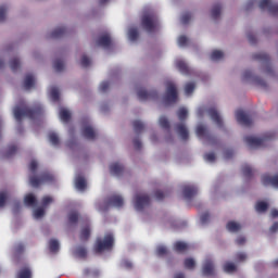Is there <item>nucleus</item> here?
Returning <instances> with one entry per match:
<instances>
[{"label": "nucleus", "mask_w": 278, "mask_h": 278, "mask_svg": "<svg viewBox=\"0 0 278 278\" xmlns=\"http://www.w3.org/2000/svg\"><path fill=\"white\" fill-rule=\"evenodd\" d=\"M260 10H268L273 16H278V3H273L270 0H261Z\"/></svg>", "instance_id": "obj_10"}, {"label": "nucleus", "mask_w": 278, "mask_h": 278, "mask_svg": "<svg viewBox=\"0 0 278 278\" xmlns=\"http://www.w3.org/2000/svg\"><path fill=\"white\" fill-rule=\"evenodd\" d=\"M5 201H8V194L5 192H0V207L5 206Z\"/></svg>", "instance_id": "obj_62"}, {"label": "nucleus", "mask_w": 278, "mask_h": 278, "mask_svg": "<svg viewBox=\"0 0 278 278\" xmlns=\"http://www.w3.org/2000/svg\"><path fill=\"white\" fill-rule=\"evenodd\" d=\"M75 255H76L77 257H81V258L87 257V255H88V250H86L85 247H78V248H76V250H75Z\"/></svg>", "instance_id": "obj_41"}, {"label": "nucleus", "mask_w": 278, "mask_h": 278, "mask_svg": "<svg viewBox=\"0 0 278 278\" xmlns=\"http://www.w3.org/2000/svg\"><path fill=\"white\" fill-rule=\"evenodd\" d=\"M28 168H29L30 173H36V170H38V162L33 160L29 163Z\"/></svg>", "instance_id": "obj_63"}, {"label": "nucleus", "mask_w": 278, "mask_h": 278, "mask_svg": "<svg viewBox=\"0 0 278 278\" xmlns=\"http://www.w3.org/2000/svg\"><path fill=\"white\" fill-rule=\"evenodd\" d=\"M5 12H8V7L1 5L0 7V23H3V21H5Z\"/></svg>", "instance_id": "obj_58"}, {"label": "nucleus", "mask_w": 278, "mask_h": 278, "mask_svg": "<svg viewBox=\"0 0 278 278\" xmlns=\"http://www.w3.org/2000/svg\"><path fill=\"white\" fill-rule=\"evenodd\" d=\"M181 190H182V197L187 201L194 199V197H197V194H199V188H197V186H194V185H184L181 187Z\"/></svg>", "instance_id": "obj_8"}, {"label": "nucleus", "mask_w": 278, "mask_h": 278, "mask_svg": "<svg viewBox=\"0 0 278 278\" xmlns=\"http://www.w3.org/2000/svg\"><path fill=\"white\" fill-rule=\"evenodd\" d=\"M16 278H31V269L29 267H23Z\"/></svg>", "instance_id": "obj_34"}, {"label": "nucleus", "mask_w": 278, "mask_h": 278, "mask_svg": "<svg viewBox=\"0 0 278 278\" xmlns=\"http://www.w3.org/2000/svg\"><path fill=\"white\" fill-rule=\"evenodd\" d=\"M132 127H134L135 134H142V131H144V124L141 121H138V119L134 121Z\"/></svg>", "instance_id": "obj_32"}, {"label": "nucleus", "mask_w": 278, "mask_h": 278, "mask_svg": "<svg viewBox=\"0 0 278 278\" xmlns=\"http://www.w3.org/2000/svg\"><path fill=\"white\" fill-rule=\"evenodd\" d=\"M42 216H45V208L39 207L34 211V218L38 219L42 218Z\"/></svg>", "instance_id": "obj_55"}, {"label": "nucleus", "mask_w": 278, "mask_h": 278, "mask_svg": "<svg viewBox=\"0 0 278 278\" xmlns=\"http://www.w3.org/2000/svg\"><path fill=\"white\" fill-rule=\"evenodd\" d=\"M52 202H53V199L51 198V195H45L41 200V205L43 207H47V205H51Z\"/></svg>", "instance_id": "obj_53"}, {"label": "nucleus", "mask_w": 278, "mask_h": 278, "mask_svg": "<svg viewBox=\"0 0 278 278\" xmlns=\"http://www.w3.org/2000/svg\"><path fill=\"white\" fill-rule=\"evenodd\" d=\"M177 116H178V119L181 121V123H184V121L188 118V109L180 108L177 112Z\"/></svg>", "instance_id": "obj_39"}, {"label": "nucleus", "mask_w": 278, "mask_h": 278, "mask_svg": "<svg viewBox=\"0 0 278 278\" xmlns=\"http://www.w3.org/2000/svg\"><path fill=\"white\" fill-rule=\"evenodd\" d=\"M137 96L139 101H148V99H155V97H157V92L155 91L148 92L144 89H139L137 92Z\"/></svg>", "instance_id": "obj_17"}, {"label": "nucleus", "mask_w": 278, "mask_h": 278, "mask_svg": "<svg viewBox=\"0 0 278 278\" xmlns=\"http://www.w3.org/2000/svg\"><path fill=\"white\" fill-rule=\"evenodd\" d=\"M166 253H168V250L166 249V247L160 245L156 249V255H159V257H162V255H166Z\"/></svg>", "instance_id": "obj_57"}, {"label": "nucleus", "mask_w": 278, "mask_h": 278, "mask_svg": "<svg viewBox=\"0 0 278 278\" xmlns=\"http://www.w3.org/2000/svg\"><path fill=\"white\" fill-rule=\"evenodd\" d=\"M83 136L87 140H94V138H97V132H94V128H92V126L87 125L83 128Z\"/></svg>", "instance_id": "obj_20"}, {"label": "nucleus", "mask_w": 278, "mask_h": 278, "mask_svg": "<svg viewBox=\"0 0 278 278\" xmlns=\"http://www.w3.org/2000/svg\"><path fill=\"white\" fill-rule=\"evenodd\" d=\"M43 112L45 110L42 109V105L39 104L34 106L33 109H29L27 105L24 104V102L21 105L15 106L13 110L14 117L17 123H21L24 116L34 121V118L42 116Z\"/></svg>", "instance_id": "obj_1"}, {"label": "nucleus", "mask_w": 278, "mask_h": 278, "mask_svg": "<svg viewBox=\"0 0 278 278\" xmlns=\"http://www.w3.org/2000/svg\"><path fill=\"white\" fill-rule=\"evenodd\" d=\"M149 205H151V198L148 194L135 195V208L137 212H142Z\"/></svg>", "instance_id": "obj_6"}, {"label": "nucleus", "mask_w": 278, "mask_h": 278, "mask_svg": "<svg viewBox=\"0 0 278 278\" xmlns=\"http://www.w3.org/2000/svg\"><path fill=\"white\" fill-rule=\"evenodd\" d=\"M178 93H177V87L173 84V81H168L166 84V92L164 96V101L166 105H169V103H177Z\"/></svg>", "instance_id": "obj_4"}, {"label": "nucleus", "mask_w": 278, "mask_h": 278, "mask_svg": "<svg viewBox=\"0 0 278 278\" xmlns=\"http://www.w3.org/2000/svg\"><path fill=\"white\" fill-rule=\"evenodd\" d=\"M223 268H224V273H228V274L236 273V270H238V267L236 266V264L231 262H227Z\"/></svg>", "instance_id": "obj_35"}, {"label": "nucleus", "mask_w": 278, "mask_h": 278, "mask_svg": "<svg viewBox=\"0 0 278 278\" xmlns=\"http://www.w3.org/2000/svg\"><path fill=\"white\" fill-rule=\"evenodd\" d=\"M35 84H36V80L34 79V75H31V74L26 75V77L24 79L25 90H31V88H34Z\"/></svg>", "instance_id": "obj_28"}, {"label": "nucleus", "mask_w": 278, "mask_h": 278, "mask_svg": "<svg viewBox=\"0 0 278 278\" xmlns=\"http://www.w3.org/2000/svg\"><path fill=\"white\" fill-rule=\"evenodd\" d=\"M255 211L257 212V214H265V212H268V202H265V201L256 202Z\"/></svg>", "instance_id": "obj_27"}, {"label": "nucleus", "mask_w": 278, "mask_h": 278, "mask_svg": "<svg viewBox=\"0 0 278 278\" xmlns=\"http://www.w3.org/2000/svg\"><path fill=\"white\" fill-rule=\"evenodd\" d=\"M243 175H255V169L251 167V165H244L242 167Z\"/></svg>", "instance_id": "obj_51"}, {"label": "nucleus", "mask_w": 278, "mask_h": 278, "mask_svg": "<svg viewBox=\"0 0 278 278\" xmlns=\"http://www.w3.org/2000/svg\"><path fill=\"white\" fill-rule=\"evenodd\" d=\"M59 116H60L62 123H68L71 121V112H68V110H66V109H61Z\"/></svg>", "instance_id": "obj_31"}, {"label": "nucleus", "mask_w": 278, "mask_h": 278, "mask_svg": "<svg viewBox=\"0 0 278 278\" xmlns=\"http://www.w3.org/2000/svg\"><path fill=\"white\" fill-rule=\"evenodd\" d=\"M24 204L26 207H36V205H38V200L36 199V195L28 193L24 198Z\"/></svg>", "instance_id": "obj_22"}, {"label": "nucleus", "mask_w": 278, "mask_h": 278, "mask_svg": "<svg viewBox=\"0 0 278 278\" xmlns=\"http://www.w3.org/2000/svg\"><path fill=\"white\" fill-rule=\"evenodd\" d=\"M178 45H179V47H186V45H188V37H186V36H180L179 38H178Z\"/></svg>", "instance_id": "obj_64"}, {"label": "nucleus", "mask_w": 278, "mask_h": 278, "mask_svg": "<svg viewBox=\"0 0 278 278\" xmlns=\"http://www.w3.org/2000/svg\"><path fill=\"white\" fill-rule=\"evenodd\" d=\"M80 65L83 66V68H88V66L90 65V59L88 58V55L84 54L81 56Z\"/></svg>", "instance_id": "obj_52"}, {"label": "nucleus", "mask_w": 278, "mask_h": 278, "mask_svg": "<svg viewBox=\"0 0 278 278\" xmlns=\"http://www.w3.org/2000/svg\"><path fill=\"white\" fill-rule=\"evenodd\" d=\"M205 162H216V154L214 152H208L204 154Z\"/></svg>", "instance_id": "obj_54"}, {"label": "nucleus", "mask_w": 278, "mask_h": 278, "mask_svg": "<svg viewBox=\"0 0 278 278\" xmlns=\"http://www.w3.org/2000/svg\"><path fill=\"white\" fill-rule=\"evenodd\" d=\"M263 186H271L278 188V176H264L262 178Z\"/></svg>", "instance_id": "obj_19"}, {"label": "nucleus", "mask_w": 278, "mask_h": 278, "mask_svg": "<svg viewBox=\"0 0 278 278\" xmlns=\"http://www.w3.org/2000/svg\"><path fill=\"white\" fill-rule=\"evenodd\" d=\"M226 228L231 232V233H238L240 229H242V226L236 222H228Z\"/></svg>", "instance_id": "obj_29"}, {"label": "nucleus", "mask_w": 278, "mask_h": 278, "mask_svg": "<svg viewBox=\"0 0 278 278\" xmlns=\"http://www.w3.org/2000/svg\"><path fill=\"white\" fill-rule=\"evenodd\" d=\"M79 220V214L77 212H72L68 214L70 225H75Z\"/></svg>", "instance_id": "obj_45"}, {"label": "nucleus", "mask_w": 278, "mask_h": 278, "mask_svg": "<svg viewBox=\"0 0 278 278\" xmlns=\"http://www.w3.org/2000/svg\"><path fill=\"white\" fill-rule=\"evenodd\" d=\"M195 134L198 138H205V140H212V135H210V130L203 124L198 125Z\"/></svg>", "instance_id": "obj_18"}, {"label": "nucleus", "mask_w": 278, "mask_h": 278, "mask_svg": "<svg viewBox=\"0 0 278 278\" xmlns=\"http://www.w3.org/2000/svg\"><path fill=\"white\" fill-rule=\"evenodd\" d=\"M49 250L51 253H58L60 251V242H58L55 239L50 240Z\"/></svg>", "instance_id": "obj_37"}, {"label": "nucleus", "mask_w": 278, "mask_h": 278, "mask_svg": "<svg viewBox=\"0 0 278 278\" xmlns=\"http://www.w3.org/2000/svg\"><path fill=\"white\" fill-rule=\"evenodd\" d=\"M123 205H125V201L123 200V197L118 194H113L108 199L105 208L100 207V212H105V210H109L110 206L123 207Z\"/></svg>", "instance_id": "obj_7"}, {"label": "nucleus", "mask_w": 278, "mask_h": 278, "mask_svg": "<svg viewBox=\"0 0 278 278\" xmlns=\"http://www.w3.org/2000/svg\"><path fill=\"white\" fill-rule=\"evenodd\" d=\"M236 118L239 125H243V127H251V125H253L251 117L242 110H238L236 112Z\"/></svg>", "instance_id": "obj_12"}, {"label": "nucleus", "mask_w": 278, "mask_h": 278, "mask_svg": "<svg viewBox=\"0 0 278 278\" xmlns=\"http://www.w3.org/2000/svg\"><path fill=\"white\" fill-rule=\"evenodd\" d=\"M176 131L180 136L181 140H188V138H190L188 127H186L185 123L176 124Z\"/></svg>", "instance_id": "obj_15"}, {"label": "nucleus", "mask_w": 278, "mask_h": 278, "mask_svg": "<svg viewBox=\"0 0 278 278\" xmlns=\"http://www.w3.org/2000/svg\"><path fill=\"white\" fill-rule=\"evenodd\" d=\"M236 262H247V254L244 252L237 253Z\"/></svg>", "instance_id": "obj_60"}, {"label": "nucleus", "mask_w": 278, "mask_h": 278, "mask_svg": "<svg viewBox=\"0 0 278 278\" xmlns=\"http://www.w3.org/2000/svg\"><path fill=\"white\" fill-rule=\"evenodd\" d=\"M138 28H130L128 30V38L131 42H136V40H138Z\"/></svg>", "instance_id": "obj_42"}, {"label": "nucleus", "mask_w": 278, "mask_h": 278, "mask_svg": "<svg viewBox=\"0 0 278 278\" xmlns=\"http://www.w3.org/2000/svg\"><path fill=\"white\" fill-rule=\"evenodd\" d=\"M242 79L243 81H249V79H253V73L250 70L244 71Z\"/></svg>", "instance_id": "obj_59"}, {"label": "nucleus", "mask_w": 278, "mask_h": 278, "mask_svg": "<svg viewBox=\"0 0 278 278\" xmlns=\"http://www.w3.org/2000/svg\"><path fill=\"white\" fill-rule=\"evenodd\" d=\"M253 60H257L258 62H263L266 64V73L267 75H273V67H270V56L264 52H258L252 55Z\"/></svg>", "instance_id": "obj_11"}, {"label": "nucleus", "mask_w": 278, "mask_h": 278, "mask_svg": "<svg viewBox=\"0 0 278 278\" xmlns=\"http://www.w3.org/2000/svg\"><path fill=\"white\" fill-rule=\"evenodd\" d=\"M184 264H185V268H187L188 270H192L194 266H197L194 258H191V257L186 258Z\"/></svg>", "instance_id": "obj_46"}, {"label": "nucleus", "mask_w": 278, "mask_h": 278, "mask_svg": "<svg viewBox=\"0 0 278 278\" xmlns=\"http://www.w3.org/2000/svg\"><path fill=\"white\" fill-rule=\"evenodd\" d=\"M223 10V5L220 3H216L213 5L212 11H211V16L213 21H217V18H220V12Z\"/></svg>", "instance_id": "obj_25"}, {"label": "nucleus", "mask_w": 278, "mask_h": 278, "mask_svg": "<svg viewBox=\"0 0 278 278\" xmlns=\"http://www.w3.org/2000/svg\"><path fill=\"white\" fill-rule=\"evenodd\" d=\"M98 47H103V49H110L112 47V38L110 35H102L97 40Z\"/></svg>", "instance_id": "obj_16"}, {"label": "nucleus", "mask_w": 278, "mask_h": 278, "mask_svg": "<svg viewBox=\"0 0 278 278\" xmlns=\"http://www.w3.org/2000/svg\"><path fill=\"white\" fill-rule=\"evenodd\" d=\"M123 170H125V166L121 163H113L110 166V172L112 175H122Z\"/></svg>", "instance_id": "obj_26"}, {"label": "nucleus", "mask_w": 278, "mask_h": 278, "mask_svg": "<svg viewBox=\"0 0 278 278\" xmlns=\"http://www.w3.org/2000/svg\"><path fill=\"white\" fill-rule=\"evenodd\" d=\"M159 123L162 129H170V122H168V118L162 116L160 117Z\"/></svg>", "instance_id": "obj_47"}, {"label": "nucleus", "mask_w": 278, "mask_h": 278, "mask_svg": "<svg viewBox=\"0 0 278 278\" xmlns=\"http://www.w3.org/2000/svg\"><path fill=\"white\" fill-rule=\"evenodd\" d=\"M174 250L177 253H184V251H188V243L182 241H177L176 243H174Z\"/></svg>", "instance_id": "obj_30"}, {"label": "nucleus", "mask_w": 278, "mask_h": 278, "mask_svg": "<svg viewBox=\"0 0 278 278\" xmlns=\"http://www.w3.org/2000/svg\"><path fill=\"white\" fill-rule=\"evenodd\" d=\"M254 81H255L256 86H261V88H268V85L266 84V80H264L260 77H255Z\"/></svg>", "instance_id": "obj_56"}, {"label": "nucleus", "mask_w": 278, "mask_h": 278, "mask_svg": "<svg viewBox=\"0 0 278 278\" xmlns=\"http://www.w3.org/2000/svg\"><path fill=\"white\" fill-rule=\"evenodd\" d=\"M202 274L204 277L214 276V262L212 260H206L202 267Z\"/></svg>", "instance_id": "obj_13"}, {"label": "nucleus", "mask_w": 278, "mask_h": 278, "mask_svg": "<svg viewBox=\"0 0 278 278\" xmlns=\"http://www.w3.org/2000/svg\"><path fill=\"white\" fill-rule=\"evenodd\" d=\"M109 89H110L109 81H103L100 84V87H99L100 92H108Z\"/></svg>", "instance_id": "obj_61"}, {"label": "nucleus", "mask_w": 278, "mask_h": 278, "mask_svg": "<svg viewBox=\"0 0 278 278\" xmlns=\"http://www.w3.org/2000/svg\"><path fill=\"white\" fill-rule=\"evenodd\" d=\"M194 88H197L194 83H187L185 86V94L187 96L192 94L194 92Z\"/></svg>", "instance_id": "obj_49"}, {"label": "nucleus", "mask_w": 278, "mask_h": 278, "mask_svg": "<svg viewBox=\"0 0 278 278\" xmlns=\"http://www.w3.org/2000/svg\"><path fill=\"white\" fill-rule=\"evenodd\" d=\"M53 68L56 71V73H62V71H64V62H62L60 59H56L53 63Z\"/></svg>", "instance_id": "obj_43"}, {"label": "nucleus", "mask_w": 278, "mask_h": 278, "mask_svg": "<svg viewBox=\"0 0 278 278\" xmlns=\"http://www.w3.org/2000/svg\"><path fill=\"white\" fill-rule=\"evenodd\" d=\"M53 180V176L45 175L41 177L30 176L29 184L33 188H40L42 184H49V181Z\"/></svg>", "instance_id": "obj_9"}, {"label": "nucleus", "mask_w": 278, "mask_h": 278, "mask_svg": "<svg viewBox=\"0 0 278 278\" xmlns=\"http://www.w3.org/2000/svg\"><path fill=\"white\" fill-rule=\"evenodd\" d=\"M89 239H90V225H86L80 230L79 240L81 242H88Z\"/></svg>", "instance_id": "obj_24"}, {"label": "nucleus", "mask_w": 278, "mask_h": 278, "mask_svg": "<svg viewBox=\"0 0 278 278\" xmlns=\"http://www.w3.org/2000/svg\"><path fill=\"white\" fill-rule=\"evenodd\" d=\"M50 97L52 101H60V90L58 87H52L50 90Z\"/></svg>", "instance_id": "obj_44"}, {"label": "nucleus", "mask_w": 278, "mask_h": 278, "mask_svg": "<svg viewBox=\"0 0 278 278\" xmlns=\"http://www.w3.org/2000/svg\"><path fill=\"white\" fill-rule=\"evenodd\" d=\"M141 25L146 31L152 34V31H155V27H157V17L153 14L143 15Z\"/></svg>", "instance_id": "obj_5"}, {"label": "nucleus", "mask_w": 278, "mask_h": 278, "mask_svg": "<svg viewBox=\"0 0 278 278\" xmlns=\"http://www.w3.org/2000/svg\"><path fill=\"white\" fill-rule=\"evenodd\" d=\"M49 140L53 147H58V144H60V137H58V134L55 132L49 134Z\"/></svg>", "instance_id": "obj_48"}, {"label": "nucleus", "mask_w": 278, "mask_h": 278, "mask_svg": "<svg viewBox=\"0 0 278 278\" xmlns=\"http://www.w3.org/2000/svg\"><path fill=\"white\" fill-rule=\"evenodd\" d=\"M10 66H11V71H13V73H16V71L21 68V60H18V58L11 59Z\"/></svg>", "instance_id": "obj_36"}, {"label": "nucleus", "mask_w": 278, "mask_h": 278, "mask_svg": "<svg viewBox=\"0 0 278 278\" xmlns=\"http://www.w3.org/2000/svg\"><path fill=\"white\" fill-rule=\"evenodd\" d=\"M275 139V132H267L263 138H257L253 136L244 137V142L251 147V149H258V147H264V143L268 140Z\"/></svg>", "instance_id": "obj_2"}, {"label": "nucleus", "mask_w": 278, "mask_h": 278, "mask_svg": "<svg viewBox=\"0 0 278 278\" xmlns=\"http://www.w3.org/2000/svg\"><path fill=\"white\" fill-rule=\"evenodd\" d=\"M210 117L217 125V127H223V118L220 114H218V110L216 108H210L207 110Z\"/></svg>", "instance_id": "obj_14"}, {"label": "nucleus", "mask_w": 278, "mask_h": 278, "mask_svg": "<svg viewBox=\"0 0 278 278\" xmlns=\"http://www.w3.org/2000/svg\"><path fill=\"white\" fill-rule=\"evenodd\" d=\"M88 184L86 182V178L84 176H77L75 178V188L79 190V192H84L86 190Z\"/></svg>", "instance_id": "obj_21"}, {"label": "nucleus", "mask_w": 278, "mask_h": 278, "mask_svg": "<svg viewBox=\"0 0 278 278\" xmlns=\"http://www.w3.org/2000/svg\"><path fill=\"white\" fill-rule=\"evenodd\" d=\"M66 34V28L65 27H58L56 29H54L51 35L50 38H62V36Z\"/></svg>", "instance_id": "obj_33"}, {"label": "nucleus", "mask_w": 278, "mask_h": 278, "mask_svg": "<svg viewBox=\"0 0 278 278\" xmlns=\"http://www.w3.org/2000/svg\"><path fill=\"white\" fill-rule=\"evenodd\" d=\"M223 58H225V53H223V51H220V50H214L211 53V60H213V62H216L218 60H223Z\"/></svg>", "instance_id": "obj_38"}, {"label": "nucleus", "mask_w": 278, "mask_h": 278, "mask_svg": "<svg viewBox=\"0 0 278 278\" xmlns=\"http://www.w3.org/2000/svg\"><path fill=\"white\" fill-rule=\"evenodd\" d=\"M18 148L14 144L8 147L7 152L4 153V157H12V155H16Z\"/></svg>", "instance_id": "obj_40"}, {"label": "nucleus", "mask_w": 278, "mask_h": 278, "mask_svg": "<svg viewBox=\"0 0 278 278\" xmlns=\"http://www.w3.org/2000/svg\"><path fill=\"white\" fill-rule=\"evenodd\" d=\"M176 67L184 75H190V67L188 66L187 62H185L182 60H179V61L176 62Z\"/></svg>", "instance_id": "obj_23"}, {"label": "nucleus", "mask_w": 278, "mask_h": 278, "mask_svg": "<svg viewBox=\"0 0 278 278\" xmlns=\"http://www.w3.org/2000/svg\"><path fill=\"white\" fill-rule=\"evenodd\" d=\"M114 247V235L106 233L104 236V239H97L94 244V251L96 253H103V251H110Z\"/></svg>", "instance_id": "obj_3"}, {"label": "nucleus", "mask_w": 278, "mask_h": 278, "mask_svg": "<svg viewBox=\"0 0 278 278\" xmlns=\"http://www.w3.org/2000/svg\"><path fill=\"white\" fill-rule=\"evenodd\" d=\"M191 20H192V14L189 13V12L184 13L182 16H181V23H182V25H188Z\"/></svg>", "instance_id": "obj_50"}]
</instances>
